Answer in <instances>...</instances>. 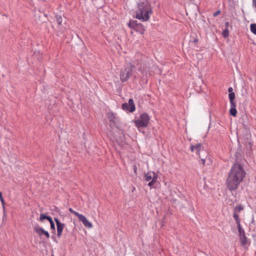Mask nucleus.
Masks as SVG:
<instances>
[{
  "label": "nucleus",
  "instance_id": "nucleus-17",
  "mask_svg": "<svg viewBox=\"0 0 256 256\" xmlns=\"http://www.w3.org/2000/svg\"><path fill=\"white\" fill-rule=\"evenodd\" d=\"M57 226V236H58L60 237L62 233V230L64 229V225H56Z\"/></svg>",
  "mask_w": 256,
  "mask_h": 256
},
{
  "label": "nucleus",
  "instance_id": "nucleus-25",
  "mask_svg": "<svg viewBox=\"0 0 256 256\" xmlns=\"http://www.w3.org/2000/svg\"><path fill=\"white\" fill-rule=\"evenodd\" d=\"M232 91L233 89L232 88L230 87L228 88V92H229V94L233 93L234 92Z\"/></svg>",
  "mask_w": 256,
  "mask_h": 256
},
{
  "label": "nucleus",
  "instance_id": "nucleus-12",
  "mask_svg": "<svg viewBox=\"0 0 256 256\" xmlns=\"http://www.w3.org/2000/svg\"><path fill=\"white\" fill-rule=\"evenodd\" d=\"M76 216L78 218L80 222H82L83 224H92L84 216L78 213Z\"/></svg>",
  "mask_w": 256,
  "mask_h": 256
},
{
  "label": "nucleus",
  "instance_id": "nucleus-21",
  "mask_svg": "<svg viewBox=\"0 0 256 256\" xmlns=\"http://www.w3.org/2000/svg\"><path fill=\"white\" fill-rule=\"evenodd\" d=\"M122 108L124 110H128L130 112V105L127 103H124L122 105Z\"/></svg>",
  "mask_w": 256,
  "mask_h": 256
},
{
  "label": "nucleus",
  "instance_id": "nucleus-23",
  "mask_svg": "<svg viewBox=\"0 0 256 256\" xmlns=\"http://www.w3.org/2000/svg\"><path fill=\"white\" fill-rule=\"evenodd\" d=\"M68 210H69V211H70L71 213H72V214H74L75 216H76L77 215H78V212H76V211L74 210L72 208H69Z\"/></svg>",
  "mask_w": 256,
  "mask_h": 256
},
{
  "label": "nucleus",
  "instance_id": "nucleus-5",
  "mask_svg": "<svg viewBox=\"0 0 256 256\" xmlns=\"http://www.w3.org/2000/svg\"><path fill=\"white\" fill-rule=\"evenodd\" d=\"M128 26L132 30L141 34L144 33L145 28L144 26L141 23L138 22L136 20H130L128 24Z\"/></svg>",
  "mask_w": 256,
  "mask_h": 256
},
{
  "label": "nucleus",
  "instance_id": "nucleus-20",
  "mask_svg": "<svg viewBox=\"0 0 256 256\" xmlns=\"http://www.w3.org/2000/svg\"><path fill=\"white\" fill-rule=\"evenodd\" d=\"M250 27L251 32L256 34V24H251Z\"/></svg>",
  "mask_w": 256,
  "mask_h": 256
},
{
  "label": "nucleus",
  "instance_id": "nucleus-1",
  "mask_svg": "<svg viewBox=\"0 0 256 256\" xmlns=\"http://www.w3.org/2000/svg\"><path fill=\"white\" fill-rule=\"evenodd\" d=\"M245 176L246 172L244 168L238 164H234L228 173L226 180V185L228 190H236Z\"/></svg>",
  "mask_w": 256,
  "mask_h": 256
},
{
  "label": "nucleus",
  "instance_id": "nucleus-8",
  "mask_svg": "<svg viewBox=\"0 0 256 256\" xmlns=\"http://www.w3.org/2000/svg\"><path fill=\"white\" fill-rule=\"evenodd\" d=\"M244 206L242 205H238L236 206L234 208V217L236 220L238 224L240 223V220L239 218V213L244 210Z\"/></svg>",
  "mask_w": 256,
  "mask_h": 256
},
{
  "label": "nucleus",
  "instance_id": "nucleus-7",
  "mask_svg": "<svg viewBox=\"0 0 256 256\" xmlns=\"http://www.w3.org/2000/svg\"><path fill=\"white\" fill-rule=\"evenodd\" d=\"M145 180L146 181L149 182L148 185L150 186H154L158 179L157 174L154 172H148L144 175Z\"/></svg>",
  "mask_w": 256,
  "mask_h": 256
},
{
  "label": "nucleus",
  "instance_id": "nucleus-15",
  "mask_svg": "<svg viewBox=\"0 0 256 256\" xmlns=\"http://www.w3.org/2000/svg\"><path fill=\"white\" fill-rule=\"evenodd\" d=\"M56 21L59 26H61L62 27H64L66 25V20L63 22V18L60 16H56Z\"/></svg>",
  "mask_w": 256,
  "mask_h": 256
},
{
  "label": "nucleus",
  "instance_id": "nucleus-19",
  "mask_svg": "<svg viewBox=\"0 0 256 256\" xmlns=\"http://www.w3.org/2000/svg\"><path fill=\"white\" fill-rule=\"evenodd\" d=\"M238 228L239 233V236L245 235L244 230V228H242L241 225H238Z\"/></svg>",
  "mask_w": 256,
  "mask_h": 256
},
{
  "label": "nucleus",
  "instance_id": "nucleus-33",
  "mask_svg": "<svg viewBox=\"0 0 256 256\" xmlns=\"http://www.w3.org/2000/svg\"><path fill=\"white\" fill-rule=\"evenodd\" d=\"M2 196V193L0 192V197Z\"/></svg>",
  "mask_w": 256,
  "mask_h": 256
},
{
  "label": "nucleus",
  "instance_id": "nucleus-3",
  "mask_svg": "<svg viewBox=\"0 0 256 256\" xmlns=\"http://www.w3.org/2000/svg\"><path fill=\"white\" fill-rule=\"evenodd\" d=\"M132 71V66L130 64H127L120 72V79L122 82L126 81L131 76Z\"/></svg>",
  "mask_w": 256,
  "mask_h": 256
},
{
  "label": "nucleus",
  "instance_id": "nucleus-10",
  "mask_svg": "<svg viewBox=\"0 0 256 256\" xmlns=\"http://www.w3.org/2000/svg\"><path fill=\"white\" fill-rule=\"evenodd\" d=\"M240 237V242L242 246L246 248L250 244V240L246 237V235Z\"/></svg>",
  "mask_w": 256,
  "mask_h": 256
},
{
  "label": "nucleus",
  "instance_id": "nucleus-13",
  "mask_svg": "<svg viewBox=\"0 0 256 256\" xmlns=\"http://www.w3.org/2000/svg\"><path fill=\"white\" fill-rule=\"evenodd\" d=\"M107 117L110 122L115 123L117 121V118L115 114L112 112H108V114Z\"/></svg>",
  "mask_w": 256,
  "mask_h": 256
},
{
  "label": "nucleus",
  "instance_id": "nucleus-32",
  "mask_svg": "<svg viewBox=\"0 0 256 256\" xmlns=\"http://www.w3.org/2000/svg\"><path fill=\"white\" fill-rule=\"evenodd\" d=\"M220 13V12H216V13L214 14V16H216L217 14H218Z\"/></svg>",
  "mask_w": 256,
  "mask_h": 256
},
{
  "label": "nucleus",
  "instance_id": "nucleus-11",
  "mask_svg": "<svg viewBox=\"0 0 256 256\" xmlns=\"http://www.w3.org/2000/svg\"><path fill=\"white\" fill-rule=\"evenodd\" d=\"M35 230L40 236L44 235L47 238L50 237L48 232L39 226H36L35 228Z\"/></svg>",
  "mask_w": 256,
  "mask_h": 256
},
{
  "label": "nucleus",
  "instance_id": "nucleus-30",
  "mask_svg": "<svg viewBox=\"0 0 256 256\" xmlns=\"http://www.w3.org/2000/svg\"><path fill=\"white\" fill-rule=\"evenodd\" d=\"M86 226H87L88 228H92V225H85Z\"/></svg>",
  "mask_w": 256,
  "mask_h": 256
},
{
  "label": "nucleus",
  "instance_id": "nucleus-28",
  "mask_svg": "<svg viewBox=\"0 0 256 256\" xmlns=\"http://www.w3.org/2000/svg\"><path fill=\"white\" fill-rule=\"evenodd\" d=\"M230 26V23L228 22H226V28H228V27Z\"/></svg>",
  "mask_w": 256,
  "mask_h": 256
},
{
  "label": "nucleus",
  "instance_id": "nucleus-16",
  "mask_svg": "<svg viewBox=\"0 0 256 256\" xmlns=\"http://www.w3.org/2000/svg\"><path fill=\"white\" fill-rule=\"evenodd\" d=\"M128 104L130 105V112H133L135 110V106L132 99H130Z\"/></svg>",
  "mask_w": 256,
  "mask_h": 256
},
{
  "label": "nucleus",
  "instance_id": "nucleus-26",
  "mask_svg": "<svg viewBox=\"0 0 256 256\" xmlns=\"http://www.w3.org/2000/svg\"><path fill=\"white\" fill-rule=\"evenodd\" d=\"M0 200L3 206L4 207V200L2 196L1 197H0Z\"/></svg>",
  "mask_w": 256,
  "mask_h": 256
},
{
  "label": "nucleus",
  "instance_id": "nucleus-9",
  "mask_svg": "<svg viewBox=\"0 0 256 256\" xmlns=\"http://www.w3.org/2000/svg\"><path fill=\"white\" fill-rule=\"evenodd\" d=\"M40 221L41 222H46L48 221L50 224H54L52 218L46 214H40Z\"/></svg>",
  "mask_w": 256,
  "mask_h": 256
},
{
  "label": "nucleus",
  "instance_id": "nucleus-27",
  "mask_svg": "<svg viewBox=\"0 0 256 256\" xmlns=\"http://www.w3.org/2000/svg\"><path fill=\"white\" fill-rule=\"evenodd\" d=\"M50 228L52 230H54L56 228L55 225H50Z\"/></svg>",
  "mask_w": 256,
  "mask_h": 256
},
{
  "label": "nucleus",
  "instance_id": "nucleus-31",
  "mask_svg": "<svg viewBox=\"0 0 256 256\" xmlns=\"http://www.w3.org/2000/svg\"><path fill=\"white\" fill-rule=\"evenodd\" d=\"M198 40L197 38H195V39H194V43L197 42H198Z\"/></svg>",
  "mask_w": 256,
  "mask_h": 256
},
{
  "label": "nucleus",
  "instance_id": "nucleus-29",
  "mask_svg": "<svg viewBox=\"0 0 256 256\" xmlns=\"http://www.w3.org/2000/svg\"><path fill=\"white\" fill-rule=\"evenodd\" d=\"M134 170L135 172H136V166H134Z\"/></svg>",
  "mask_w": 256,
  "mask_h": 256
},
{
  "label": "nucleus",
  "instance_id": "nucleus-6",
  "mask_svg": "<svg viewBox=\"0 0 256 256\" xmlns=\"http://www.w3.org/2000/svg\"><path fill=\"white\" fill-rule=\"evenodd\" d=\"M150 118L146 113L142 114L140 118L135 121V124L138 128L146 127L148 124Z\"/></svg>",
  "mask_w": 256,
  "mask_h": 256
},
{
  "label": "nucleus",
  "instance_id": "nucleus-4",
  "mask_svg": "<svg viewBox=\"0 0 256 256\" xmlns=\"http://www.w3.org/2000/svg\"><path fill=\"white\" fill-rule=\"evenodd\" d=\"M191 150L193 152H196L197 154H199L200 158H201L202 164H204L206 161L210 162V160L206 156H202L200 154H206V152L204 150L202 149V145L200 144H197L194 146L191 145Z\"/></svg>",
  "mask_w": 256,
  "mask_h": 256
},
{
  "label": "nucleus",
  "instance_id": "nucleus-22",
  "mask_svg": "<svg viewBox=\"0 0 256 256\" xmlns=\"http://www.w3.org/2000/svg\"><path fill=\"white\" fill-rule=\"evenodd\" d=\"M222 34L224 38H226L229 35V32L228 28H226L222 32Z\"/></svg>",
  "mask_w": 256,
  "mask_h": 256
},
{
  "label": "nucleus",
  "instance_id": "nucleus-18",
  "mask_svg": "<svg viewBox=\"0 0 256 256\" xmlns=\"http://www.w3.org/2000/svg\"><path fill=\"white\" fill-rule=\"evenodd\" d=\"M228 98L230 101V104H236L235 102L234 101V100L235 98V94L234 92L229 94H228Z\"/></svg>",
  "mask_w": 256,
  "mask_h": 256
},
{
  "label": "nucleus",
  "instance_id": "nucleus-2",
  "mask_svg": "<svg viewBox=\"0 0 256 256\" xmlns=\"http://www.w3.org/2000/svg\"><path fill=\"white\" fill-rule=\"evenodd\" d=\"M152 14V7L148 0H140L138 4V8L135 12L136 18L142 22H146Z\"/></svg>",
  "mask_w": 256,
  "mask_h": 256
},
{
  "label": "nucleus",
  "instance_id": "nucleus-24",
  "mask_svg": "<svg viewBox=\"0 0 256 256\" xmlns=\"http://www.w3.org/2000/svg\"><path fill=\"white\" fill-rule=\"evenodd\" d=\"M54 220H55L56 221V224H62L58 220V218H54Z\"/></svg>",
  "mask_w": 256,
  "mask_h": 256
},
{
  "label": "nucleus",
  "instance_id": "nucleus-14",
  "mask_svg": "<svg viewBox=\"0 0 256 256\" xmlns=\"http://www.w3.org/2000/svg\"><path fill=\"white\" fill-rule=\"evenodd\" d=\"M230 115L233 116H235L237 113L236 110V104H230Z\"/></svg>",
  "mask_w": 256,
  "mask_h": 256
}]
</instances>
